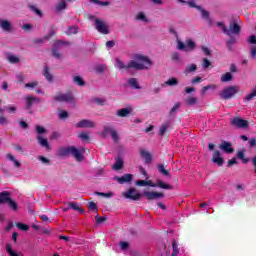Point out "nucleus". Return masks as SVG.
<instances>
[{"label": "nucleus", "instance_id": "nucleus-1", "mask_svg": "<svg viewBox=\"0 0 256 256\" xmlns=\"http://www.w3.org/2000/svg\"><path fill=\"white\" fill-rule=\"evenodd\" d=\"M135 60H132L128 63V65H125L119 58H116V69H136L137 71H141L143 69H149L153 65V62H151V59L149 57L142 55V54H136L134 56Z\"/></svg>", "mask_w": 256, "mask_h": 256}, {"label": "nucleus", "instance_id": "nucleus-2", "mask_svg": "<svg viewBox=\"0 0 256 256\" xmlns=\"http://www.w3.org/2000/svg\"><path fill=\"white\" fill-rule=\"evenodd\" d=\"M58 157H69L71 155L76 161H83V152L75 146L61 147L57 151Z\"/></svg>", "mask_w": 256, "mask_h": 256}, {"label": "nucleus", "instance_id": "nucleus-3", "mask_svg": "<svg viewBox=\"0 0 256 256\" xmlns=\"http://www.w3.org/2000/svg\"><path fill=\"white\" fill-rule=\"evenodd\" d=\"M90 21L95 22V29L98 33H102V35H109V28L105 24V22L99 20V18H96L95 16L91 15L89 16Z\"/></svg>", "mask_w": 256, "mask_h": 256}, {"label": "nucleus", "instance_id": "nucleus-4", "mask_svg": "<svg viewBox=\"0 0 256 256\" xmlns=\"http://www.w3.org/2000/svg\"><path fill=\"white\" fill-rule=\"evenodd\" d=\"M238 92L239 89L236 86H228L219 93V96L221 99L227 100L235 97Z\"/></svg>", "mask_w": 256, "mask_h": 256}, {"label": "nucleus", "instance_id": "nucleus-5", "mask_svg": "<svg viewBox=\"0 0 256 256\" xmlns=\"http://www.w3.org/2000/svg\"><path fill=\"white\" fill-rule=\"evenodd\" d=\"M195 47H197V44L193 40L187 39L186 44L181 41H178L177 49H179V51L188 52L193 51Z\"/></svg>", "mask_w": 256, "mask_h": 256}, {"label": "nucleus", "instance_id": "nucleus-6", "mask_svg": "<svg viewBox=\"0 0 256 256\" xmlns=\"http://www.w3.org/2000/svg\"><path fill=\"white\" fill-rule=\"evenodd\" d=\"M122 195L125 199H130L131 201H139L141 199V194L135 188H130L128 191L123 192Z\"/></svg>", "mask_w": 256, "mask_h": 256}, {"label": "nucleus", "instance_id": "nucleus-7", "mask_svg": "<svg viewBox=\"0 0 256 256\" xmlns=\"http://www.w3.org/2000/svg\"><path fill=\"white\" fill-rule=\"evenodd\" d=\"M54 101H57L58 103H73L74 98L73 94L66 93V94H59L54 96Z\"/></svg>", "mask_w": 256, "mask_h": 256}, {"label": "nucleus", "instance_id": "nucleus-8", "mask_svg": "<svg viewBox=\"0 0 256 256\" xmlns=\"http://www.w3.org/2000/svg\"><path fill=\"white\" fill-rule=\"evenodd\" d=\"M231 125H233L237 129H247V127H249V122L240 117H235L232 119Z\"/></svg>", "mask_w": 256, "mask_h": 256}, {"label": "nucleus", "instance_id": "nucleus-9", "mask_svg": "<svg viewBox=\"0 0 256 256\" xmlns=\"http://www.w3.org/2000/svg\"><path fill=\"white\" fill-rule=\"evenodd\" d=\"M75 127H77V129H93V127H95V122L83 119L76 123Z\"/></svg>", "mask_w": 256, "mask_h": 256}, {"label": "nucleus", "instance_id": "nucleus-10", "mask_svg": "<svg viewBox=\"0 0 256 256\" xmlns=\"http://www.w3.org/2000/svg\"><path fill=\"white\" fill-rule=\"evenodd\" d=\"M66 42L58 40L52 47V55L55 57V59H60L61 54L59 53V50L65 45Z\"/></svg>", "mask_w": 256, "mask_h": 256}, {"label": "nucleus", "instance_id": "nucleus-11", "mask_svg": "<svg viewBox=\"0 0 256 256\" xmlns=\"http://www.w3.org/2000/svg\"><path fill=\"white\" fill-rule=\"evenodd\" d=\"M35 103H39V98L37 97H32V96H27L26 97V109L28 111V113H33V110H31L33 108V105H35Z\"/></svg>", "mask_w": 256, "mask_h": 256}, {"label": "nucleus", "instance_id": "nucleus-12", "mask_svg": "<svg viewBox=\"0 0 256 256\" xmlns=\"http://www.w3.org/2000/svg\"><path fill=\"white\" fill-rule=\"evenodd\" d=\"M143 195L148 199V201H153V199H163V197H165L163 193L149 191H144Z\"/></svg>", "mask_w": 256, "mask_h": 256}, {"label": "nucleus", "instance_id": "nucleus-13", "mask_svg": "<svg viewBox=\"0 0 256 256\" xmlns=\"http://www.w3.org/2000/svg\"><path fill=\"white\" fill-rule=\"evenodd\" d=\"M114 179H116L120 185H125V183H131V181H133V175L124 174L121 177L116 176Z\"/></svg>", "mask_w": 256, "mask_h": 256}, {"label": "nucleus", "instance_id": "nucleus-14", "mask_svg": "<svg viewBox=\"0 0 256 256\" xmlns=\"http://www.w3.org/2000/svg\"><path fill=\"white\" fill-rule=\"evenodd\" d=\"M212 161L213 163H216L218 167H223V163H225L219 150L214 151Z\"/></svg>", "mask_w": 256, "mask_h": 256}, {"label": "nucleus", "instance_id": "nucleus-15", "mask_svg": "<svg viewBox=\"0 0 256 256\" xmlns=\"http://www.w3.org/2000/svg\"><path fill=\"white\" fill-rule=\"evenodd\" d=\"M11 201V192L3 191L0 192V205H5Z\"/></svg>", "mask_w": 256, "mask_h": 256}, {"label": "nucleus", "instance_id": "nucleus-16", "mask_svg": "<svg viewBox=\"0 0 256 256\" xmlns=\"http://www.w3.org/2000/svg\"><path fill=\"white\" fill-rule=\"evenodd\" d=\"M173 125V120H167L166 122H164L159 129V135L160 137H163V135H165V133H167V130L169 129V127H171Z\"/></svg>", "mask_w": 256, "mask_h": 256}, {"label": "nucleus", "instance_id": "nucleus-17", "mask_svg": "<svg viewBox=\"0 0 256 256\" xmlns=\"http://www.w3.org/2000/svg\"><path fill=\"white\" fill-rule=\"evenodd\" d=\"M140 156L144 159L147 165L153 161V156H151V153L146 150H140Z\"/></svg>", "mask_w": 256, "mask_h": 256}, {"label": "nucleus", "instance_id": "nucleus-18", "mask_svg": "<svg viewBox=\"0 0 256 256\" xmlns=\"http://www.w3.org/2000/svg\"><path fill=\"white\" fill-rule=\"evenodd\" d=\"M131 113H133V108L126 107V108L117 110L116 115L118 117H127V115H131Z\"/></svg>", "mask_w": 256, "mask_h": 256}, {"label": "nucleus", "instance_id": "nucleus-19", "mask_svg": "<svg viewBox=\"0 0 256 256\" xmlns=\"http://www.w3.org/2000/svg\"><path fill=\"white\" fill-rule=\"evenodd\" d=\"M220 149L221 151H223L224 153H228L231 154L233 153V147L231 146V144L227 141H222L221 145H220Z\"/></svg>", "mask_w": 256, "mask_h": 256}, {"label": "nucleus", "instance_id": "nucleus-20", "mask_svg": "<svg viewBox=\"0 0 256 256\" xmlns=\"http://www.w3.org/2000/svg\"><path fill=\"white\" fill-rule=\"evenodd\" d=\"M228 31H230V35L231 33L234 35H239V33H241V27L239 24H237V22L230 23V29H228Z\"/></svg>", "mask_w": 256, "mask_h": 256}, {"label": "nucleus", "instance_id": "nucleus-21", "mask_svg": "<svg viewBox=\"0 0 256 256\" xmlns=\"http://www.w3.org/2000/svg\"><path fill=\"white\" fill-rule=\"evenodd\" d=\"M0 27L3 29V31L9 33L11 31V22L7 20H0Z\"/></svg>", "mask_w": 256, "mask_h": 256}, {"label": "nucleus", "instance_id": "nucleus-22", "mask_svg": "<svg viewBox=\"0 0 256 256\" xmlns=\"http://www.w3.org/2000/svg\"><path fill=\"white\" fill-rule=\"evenodd\" d=\"M37 140L39 145H41V147H45V149H49V141H47V138H43L41 135H38Z\"/></svg>", "mask_w": 256, "mask_h": 256}, {"label": "nucleus", "instance_id": "nucleus-23", "mask_svg": "<svg viewBox=\"0 0 256 256\" xmlns=\"http://www.w3.org/2000/svg\"><path fill=\"white\" fill-rule=\"evenodd\" d=\"M179 107H181V103L177 102L170 110L169 116L172 117V121L175 119L177 111H179Z\"/></svg>", "mask_w": 256, "mask_h": 256}, {"label": "nucleus", "instance_id": "nucleus-24", "mask_svg": "<svg viewBox=\"0 0 256 256\" xmlns=\"http://www.w3.org/2000/svg\"><path fill=\"white\" fill-rule=\"evenodd\" d=\"M158 171L161 175H164L165 177H171V173L167 169H165V165L158 164Z\"/></svg>", "mask_w": 256, "mask_h": 256}, {"label": "nucleus", "instance_id": "nucleus-25", "mask_svg": "<svg viewBox=\"0 0 256 256\" xmlns=\"http://www.w3.org/2000/svg\"><path fill=\"white\" fill-rule=\"evenodd\" d=\"M197 71V64H190L184 70V75H189V73H195Z\"/></svg>", "mask_w": 256, "mask_h": 256}, {"label": "nucleus", "instance_id": "nucleus-26", "mask_svg": "<svg viewBox=\"0 0 256 256\" xmlns=\"http://www.w3.org/2000/svg\"><path fill=\"white\" fill-rule=\"evenodd\" d=\"M77 33H79V27L78 26H70L65 31L66 35H77Z\"/></svg>", "mask_w": 256, "mask_h": 256}, {"label": "nucleus", "instance_id": "nucleus-27", "mask_svg": "<svg viewBox=\"0 0 256 256\" xmlns=\"http://www.w3.org/2000/svg\"><path fill=\"white\" fill-rule=\"evenodd\" d=\"M221 83H228V81H233V75L230 72L225 73L220 78Z\"/></svg>", "mask_w": 256, "mask_h": 256}, {"label": "nucleus", "instance_id": "nucleus-28", "mask_svg": "<svg viewBox=\"0 0 256 256\" xmlns=\"http://www.w3.org/2000/svg\"><path fill=\"white\" fill-rule=\"evenodd\" d=\"M64 9H67V3L65 2V0H62L56 5L55 11L56 13H60V11H63Z\"/></svg>", "mask_w": 256, "mask_h": 256}, {"label": "nucleus", "instance_id": "nucleus-29", "mask_svg": "<svg viewBox=\"0 0 256 256\" xmlns=\"http://www.w3.org/2000/svg\"><path fill=\"white\" fill-rule=\"evenodd\" d=\"M6 159H8L9 161H12V163H14V167H17V168L21 167V162L15 159V156H13L12 154H7Z\"/></svg>", "mask_w": 256, "mask_h": 256}, {"label": "nucleus", "instance_id": "nucleus-30", "mask_svg": "<svg viewBox=\"0 0 256 256\" xmlns=\"http://www.w3.org/2000/svg\"><path fill=\"white\" fill-rule=\"evenodd\" d=\"M208 207H211V202L209 201V202H204V203H201L200 204V208H201V212L202 213H209V210L211 209V208H208Z\"/></svg>", "mask_w": 256, "mask_h": 256}, {"label": "nucleus", "instance_id": "nucleus-31", "mask_svg": "<svg viewBox=\"0 0 256 256\" xmlns=\"http://www.w3.org/2000/svg\"><path fill=\"white\" fill-rule=\"evenodd\" d=\"M68 207H70V209H73V211H79V213H85V210L79 207L75 202H69Z\"/></svg>", "mask_w": 256, "mask_h": 256}, {"label": "nucleus", "instance_id": "nucleus-32", "mask_svg": "<svg viewBox=\"0 0 256 256\" xmlns=\"http://www.w3.org/2000/svg\"><path fill=\"white\" fill-rule=\"evenodd\" d=\"M115 129L111 126H104L103 131H102V137H107V135H111Z\"/></svg>", "mask_w": 256, "mask_h": 256}, {"label": "nucleus", "instance_id": "nucleus-33", "mask_svg": "<svg viewBox=\"0 0 256 256\" xmlns=\"http://www.w3.org/2000/svg\"><path fill=\"white\" fill-rule=\"evenodd\" d=\"M113 169L114 171H119L120 169H123V159L118 158L113 165Z\"/></svg>", "mask_w": 256, "mask_h": 256}, {"label": "nucleus", "instance_id": "nucleus-34", "mask_svg": "<svg viewBox=\"0 0 256 256\" xmlns=\"http://www.w3.org/2000/svg\"><path fill=\"white\" fill-rule=\"evenodd\" d=\"M128 85H130L132 89H141V87L139 86V83L137 82V79L135 78H130L128 80Z\"/></svg>", "mask_w": 256, "mask_h": 256}, {"label": "nucleus", "instance_id": "nucleus-35", "mask_svg": "<svg viewBox=\"0 0 256 256\" xmlns=\"http://www.w3.org/2000/svg\"><path fill=\"white\" fill-rule=\"evenodd\" d=\"M256 97V88L253 89V91L250 94H247L244 98L245 103H249V101H253Z\"/></svg>", "mask_w": 256, "mask_h": 256}, {"label": "nucleus", "instance_id": "nucleus-36", "mask_svg": "<svg viewBox=\"0 0 256 256\" xmlns=\"http://www.w3.org/2000/svg\"><path fill=\"white\" fill-rule=\"evenodd\" d=\"M43 75L47 79V81H53V75H51V72H49V67H44Z\"/></svg>", "mask_w": 256, "mask_h": 256}, {"label": "nucleus", "instance_id": "nucleus-37", "mask_svg": "<svg viewBox=\"0 0 256 256\" xmlns=\"http://www.w3.org/2000/svg\"><path fill=\"white\" fill-rule=\"evenodd\" d=\"M236 43H237V39L234 36H231L229 40L226 42V45L229 51L233 49V45H235Z\"/></svg>", "mask_w": 256, "mask_h": 256}, {"label": "nucleus", "instance_id": "nucleus-38", "mask_svg": "<svg viewBox=\"0 0 256 256\" xmlns=\"http://www.w3.org/2000/svg\"><path fill=\"white\" fill-rule=\"evenodd\" d=\"M237 158L240 159L244 164L249 163L248 158H245V151H243V150H240L237 153Z\"/></svg>", "mask_w": 256, "mask_h": 256}, {"label": "nucleus", "instance_id": "nucleus-39", "mask_svg": "<svg viewBox=\"0 0 256 256\" xmlns=\"http://www.w3.org/2000/svg\"><path fill=\"white\" fill-rule=\"evenodd\" d=\"M172 255L171 256H178L179 255V244H177V241L172 242Z\"/></svg>", "mask_w": 256, "mask_h": 256}, {"label": "nucleus", "instance_id": "nucleus-40", "mask_svg": "<svg viewBox=\"0 0 256 256\" xmlns=\"http://www.w3.org/2000/svg\"><path fill=\"white\" fill-rule=\"evenodd\" d=\"M6 252L8 253L9 256H19L15 250H13V247L11 244H6Z\"/></svg>", "mask_w": 256, "mask_h": 256}, {"label": "nucleus", "instance_id": "nucleus-41", "mask_svg": "<svg viewBox=\"0 0 256 256\" xmlns=\"http://www.w3.org/2000/svg\"><path fill=\"white\" fill-rule=\"evenodd\" d=\"M217 27H221L223 30V33H225L226 35H231V30H229V28H227V26H225V24L223 22H217Z\"/></svg>", "mask_w": 256, "mask_h": 256}, {"label": "nucleus", "instance_id": "nucleus-42", "mask_svg": "<svg viewBox=\"0 0 256 256\" xmlns=\"http://www.w3.org/2000/svg\"><path fill=\"white\" fill-rule=\"evenodd\" d=\"M197 104V98L195 97H188L186 99V105H188V107H193V105Z\"/></svg>", "mask_w": 256, "mask_h": 256}, {"label": "nucleus", "instance_id": "nucleus-43", "mask_svg": "<svg viewBox=\"0 0 256 256\" xmlns=\"http://www.w3.org/2000/svg\"><path fill=\"white\" fill-rule=\"evenodd\" d=\"M197 10H198V11H201V13H202V18H203V19L209 20V12H208V11H206L205 9H203L202 6H197Z\"/></svg>", "mask_w": 256, "mask_h": 256}, {"label": "nucleus", "instance_id": "nucleus-44", "mask_svg": "<svg viewBox=\"0 0 256 256\" xmlns=\"http://www.w3.org/2000/svg\"><path fill=\"white\" fill-rule=\"evenodd\" d=\"M157 187H160V189H172L173 187L169 184H165V182L159 180L158 183L156 184Z\"/></svg>", "mask_w": 256, "mask_h": 256}, {"label": "nucleus", "instance_id": "nucleus-45", "mask_svg": "<svg viewBox=\"0 0 256 256\" xmlns=\"http://www.w3.org/2000/svg\"><path fill=\"white\" fill-rule=\"evenodd\" d=\"M157 187H160V189H172L173 187L169 184H165V182L159 180L158 183L156 184Z\"/></svg>", "mask_w": 256, "mask_h": 256}, {"label": "nucleus", "instance_id": "nucleus-46", "mask_svg": "<svg viewBox=\"0 0 256 256\" xmlns=\"http://www.w3.org/2000/svg\"><path fill=\"white\" fill-rule=\"evenodd\" d=\"M73 81L76 85H79L80 87H83V85H85V81H83V78H81L80 76H75Z\"/></svg>", "mask_w": 256, "mask_h": 256}, {"label": "nucleus", "instance_id": "nucleus-47", "mask_svg": "<svg viewBox=\"0 0 256 256\" xmlns=\"http://www.w3.org/2000/svg\"><path fill=\"white\" fill-rule=\"evenodd\" d=\"M209 89H217V86L216 85H207V86H204L201 90V95H205V93H207V91H209Z\"/></svg>", "mask_w": 256, "mask_h": 256}, {"label": "nucleus", "instance_id": "nucleus-48", "mask_svg": "<svg viewBox=\"0 0 256 256\" xmlns=\"http://www.w3.org/2000/svg\"><path fill=\"white\" fill-rule=\"evenodd\" d=\"M136 19L138 21H143L144 23H147V17L145 16V13L139 12L138 15L136 16Z\"/></svg>", "mask_w": 256, "mask_h": 256}, {"label": "nucleus", "instance_id": "nucleus-49", "mask_svg": "<svg viewBox=\"0 0 256 256\" xmlns=\"http://www.w3.org/2000/svg\"><path fill=\"white\" fill-rule=\"evenodd\" d=\"M8 61H9V63H13V64L19 63V57L9 54Z\"/></svg>", "mask_w": 256, "mask_h": 256}, {"label": "nucleus", "instance_id": "nucleus-50", "mask_svg": "<svg viewBox=\"0 0 256 256\" xmlns=\"http://www.w3.org/2000/svg\"><path fill=\"white\" fill-rule=\"evenodd\" d=\"M16 226L20 229V231H29V225L18 222Z\"/></svg>", "mask_w": 256, "mask_h": 256}, {"label": "nucleus", "instance_id": "nucleus-51", "mask_svg": "<svg viewBox=\"0 0 256 256\" xmlns=\"http://www.w3.org/2000/svg\"><path fill=\"white\" fill-rule=\"evenodd\" d=\"M8 205L11 209H13V211H17V209H19V206L17 205V202L13 201V199H11L8 202Z\"/></svg>", "mask_w": 256, "mask_h": 256}, {"label": "nucleus", "instance_id": "nucleus-52", "mask_svg": "<svg viewBox=\"0 0 256 256\" xmlns=\"http://www.w3.org/2000/svg\"><path fill=\"white\" fill-rule=\"evenodd\" d=\"M96 195H98L99 197H106L107 199H109V197H113L112 192H96Z\"/></svg>", "mask_w": 256, "mask_h": 256}, {"label": "nucleus", "instance_id": "nucleus-53", "mask_svg": "<svg viewBox=\"0 0 256 256\" xmlns=\"http://www.w3.org/2000/svg\"><path fill=\"white\" fill-rule=\"evenodd\" d=\"M95 220H96L97 225H101V223H103L104 221H107V217H105V216L101 217L99 215H96Z\"/></svg>", "mask_w": 256, "mask_h": 256}, {"label": "nucleus", "instance_id": "nucleus-54", "mask_svg": "<svg viewBox=\"0 0 256 256\" xmlns=\"http://www.w3.org/2000/svg\"><path fill=\"white\" fill-rule=\"evenodd\" d=\"M105 69H106V66L104 64H100L95 67L96 73H103Z\"/></svg>", "mask_w": 256, "mask_h": 256}, {"label": "nucleus", "instance_id": "nucleus-55", "mask_svg": "<svg viewBox=\"0 0 256 256\" xmlns=\"http://www.w3.org/2000/svg\"><path fill=\"white\" fill-rule=\"evenodd\" d=\"M177 83H179V81H177L176 78H170V79L166 82V85H169L170 87H173L174 85H177Z\"/></svg>", "mask_w": 256, "mask_h": 256}, {"label": "nucleus", "instance_id": "nucleus-56", "mask_svg": "<svg viewBox=\"0 0 256 256\" xmlns=\"http://www.w3.org/2000/svg\"><path fill=\"white\" fill-rule=\"evenodd\" d=\"M36 133H38V135H43L44 133H47V130L43 126H36Z\"/></svg>", "mask_w": 256, "mask_h": 256}, {"label": "nucleus", "instance_id": "nucleus-57", "mask_svg": "<svg viewBox=\"0 0 256 256\" xmlns=\"http://www.w3.org/2000/svg\"><path fill=\"white\" fill-rule=\"evenodd\" d=\"M31 11H34V13H36V15H39V17H43V13H41V10H39L37 7L30 5L29 6Z\"/></svg>", "mask_w": 256, "mask_h": 256}, {"label": "nucleus", "instance_id": "nucleus-58", "mask_svg": "<svg viewBox=\"0 0 256 256\" xmlns=\"http://www.w3.org/2000/svg\"><path fill=\"white\" fill-rule=\"evenodd\" d=\"M203 69H209L211 67V62L207 58H203V64H202Z\"/></svg>", "mask_w": 256, "mask_h": 256}, {"label": "nucleus", "instance_id": "nucleus-59", "mask_svg": "<svg viewBox=\"0 0 256 256\" xmlns=\"http://www.w3.org/2000/svg\"><path fill=\"white\" fill-rule=\"evenodd\" d=\"M119 247L122 251H126V249H129V242H120Z\"/></svg>", "mask_w": 256, "mask_h": 256}, {"label": "nucleus", "instance_id": "nucleus-60", "mask_svg": "<svg viewBox=\"0 0 256 256\" xmlns=\"http://www.w3.org/2000/svg\"><path fill=\"white\" fill-rule=\"evenodd\" d=\"M88 207H89V209H91V211H95V213L98 212L97 204L95 202H89Z\"/></svg>", "mask_w": 256, "mask_h": 256}, {"label": "nucleus", "instance_id": "nucleus-61", "mask_svg": "<svg viewBox=\"0 0 256 256\" xmlns=\"http://www.w3.org/2000/svg\"><path fill=\"white\" fill-rule=\"evenodd\" d=\"M59 119H67V117H69V112L67 111H61L59 112Z\"/></svg>", "mask_w": 256, "mask_h": 256}, {"label": "nucleus", "instance_id": "nucleus-62", "mask_svg": "<svg viewBox=\"0 0 256 256\" xmlns=\"http://www.w3.org/2000/svg\"><path fill=\"white\" fill-rule=\"evenodd\" d=\"M110 135H111L113 141H115L116 143H117V141H119V134H117V131L114 130L113 132L110 133Z\"/></svg>", "mask_w": 256, "mask_h": 256}, {"label": "nucleus", "instance_id": "nucleus-63", "mask_svg": "<svg viewBox=\"0 0 256 256\" xmlns=\"http://www.w3.org/2000/svg\"><path fill=\"white\" fill-rule=\"evenodd\" d=\"M248 43H250L251 45H256V35H251L248 38Z\"/></svg>", "mask_w": 256, "mask_h": 256}, {"label": "nucleus", "instance_id": "nucleus-64", "mask_svg": "<svg viewBox=\"0 0 256 256\" xmlns=\"http://www.w3.org/2000/svg\"><path fill=\"white\" fill-rule=\"evenodd\" d=\"M181 60V56L178 54V52H174L172 54V61H180Z\"/></svg>", "mask_w": 256, "mask_h": 256}]
</instances>
